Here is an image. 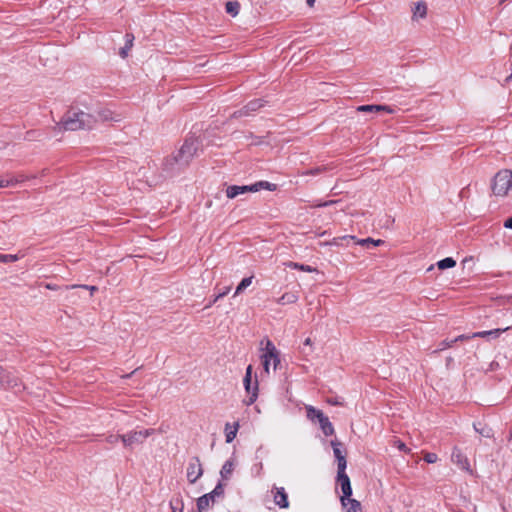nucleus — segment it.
Returning <instances> with one entry per match:
<instances>
[{
	"instance_id": "obj_1",
	"label": "nucleus",
	"mask_w": 512,
	"mask_h": 512,
	"mask_svg": "<svg viewBox=\"0 0 512 512\" xmlns=\"http://www.w3.org/2000/svg\"><path fill=\"white\" fill-rule=\"evenodd\" d=\"M96 124L97 118L90 109L84 111L79 108H71L63 116L58 126L63 130L76 131L79 129H92Z\"/></svg>"
},
{
	"instance_id": "obj_2",
	"label": "nucleus",
	"mask_w": 512,
	"mask_h": 512,
	"mask_svg": "<svg viewBox=\"0 0 512 512\" xmlns=\"http://www.w3.org/2000/svg\"><path fill=\"white\" fill-rule=\"evenodd\" d=\"M493 195L508 197L512 195V170L502 169L498 171L491 183Z\"/></svg>"
},
{
	"instance_id": "obj_3",
	"label": "nucleus",
	"mask_w": 512,
	"mask_h": 512,
	"mask_svg": "<svg viewBox=\"0 0 512 512\" xmlns=\"http://www.w3.org/2000/svg\"><path fill=\"white\" fill-rule=\"evenodd\" d=\"M261 189L274 191L276 189V185L272 184L270 182H267V181H259L252 185H244V186L232 185V186L227 187L226 195L228 198L233 199L240 194H244L247 192H257Z\"/></svg>"
},
{
	"instance_id": "obj_4",
	"label": "nucleus",
	"mask_w": 512,
	"mask_h": 512,
	"mask_svg": "<svg viewBox=\"0 0 512 512\" xmlns=\"http://www.w3.org/2000/svg\"><path fill=\"white\" fill-rule=\"evenodd\" d=\"M260 358L266 374L270 373L271 364L273 365L274 370H276L280 364V352L270 340L266 341V345L262 349Z\"/></svg>"
},
{
	"instance_id": "obj_5",
	"label": "nucleus",
	"mask_w": 512,
	"mask_h": 512,
	"mask_svg": "<svg viewBox=\"0 0 512 512\" xmlns=\"http://www.w3.org/2000/svg\"><path fill=\"white\" fill-rule=\"evenodd\" d=\"M199 149V141L197 138H188L185 140L181 148L175 153L179 157L181 165L187 166Z\"/></svg>"
},
{
	"instance_id": "obj_6",
	"label": "nucleus",
	"mask_w": 512,
	"mask_h": 512,
	"mask_svg": "<svg viewBox=\"0 0 512 512\" xmlns=\"http://www.w3.org/2000/svg\"><path fill=\"white\" fill-rule=\"evenodd\" d=\"M252 374L253 367L252 365H248L243 379L244 388L248 395V399L244 401L247 406L252 405L258 397V380L257 377L255 376L253 381Z\"/></svg>"
},
{
	"instance_id": "obj_7",
	"label": "nucleus",
	"mask_w": 512,
	"mask_h": 512,
	"mask_svg": "<svg viewBox=\"0 0 512 512\" xmlns=\"http://www.w3.org/2000/svg\"><path fill=\"white\" fill-rule=\"evenodd\" d=\"M153 433V429L130 431L126 434L121 435V441L124 447L132 449L134 445L142 444L144 440Z\"/></svg>"
},
{
	"instance_id": "obj_8",
	"label": "nucleus",
	"mask_w": 512,
	"mask_h": 512,
	"mask_svg": "<svg viewBox=\"0 0 512 512\" xmlns=\"http://www.w3.org/2000/svg\"><path fill=\"white\" fill-rule=\"evenodd\" d=\"M337 482L340 485L342 491V496L340 497L341 504L343 507H346L347 500L351 499L352 487L350 479L345 471H337Z\"/></svg>"
},
{
	"instance_id": "obj_9",
	"label": "nucleus",
	"mask_w": 512,
	"mask_h": 512,
	"mask_svg": "<svg viewBox=\"0 0 512 512\" xmlns=\"http://www.w3.org/2000/svg\"><path fill=\"white\" fill-rule=\"evenodd\" d=\"M90 111L96 116L97 123L108 121L119 122L122 120L121 114H118L107 107L98 106L95 109H90Z\"/></svg>"
},
{
	"instance_id": "obj_10",
	"label": "nucleus",
	"mask_w": 512,
	"mask_h": 512,
	"mask_svg": "<svg viewBox=\"0 0 512 512\" xmlns=\"http://www.w3.org/2000/svg\"><path fill=\"white\" fill-rule=\"evenodd\" d=\"M203 474V468L198 457L190 460L187 467V479L190 483H195Z\"/></svg>"
},
{
	"instance_id": "obj_11",
	"label": "nucleus",
	"mask_w": 512,
	"mask_h": 512,
	"mask_svg": "<svg viewBox=\"0 0 512 512\" xmlns=\"http://www.w3.org/2000/svg\"><path fill=\"white\" fill-rule=\"evenodd\" d=\"M184 167L186 166L180 164L179 157L176 154L168 156L163 162V170L169 175L178 173Z\"/></svg>"
},
{
	"instance_id": "obj_12",
	"label": "nucleus",
	"mask_w": 512,
	"mask_h": 512,
	"mask_svg": "<svg viewBox=\"0 0 512 512\" xmlns=\"http://www.w3.org/2000/svg\"><path fill=\"white\" fill-rule=\"evenodd\" d=\"M331 446L333 448L334 456L338 462V470L337 471H345L347 466V461L344 452L341 450V443L337 440L331 441Z\"/></svg>"
},
{
	"instance_id": "obj_13",
	"label": "nucleus",
	"mask_w": 512,
	"mask_h": 512,
	"mask_svg": "<svg viewBox=\"0 0 512 512\" xmlns=\"http://www.w3.org/2000/svg\"><path fill=\"white\" fill-rule=\"evenodd\" d=\"M272 493L276 505L282 509L289 507L288 495L283 487H273Z\"/></svg>"
},
{
	"instance_id": "obj_14",
	"label": "nucleus",
	"mask_w": 512,
	"mask_h": 512,
	"mask_svg": "<svg viewBox=\"0 0 512 512\" xmlns=\"http://www.w3.org/2000/svg\"><path fill=\"white\" fill-rule=\"evenodd\" d=\"M451 460L460 469L465 470L467 472H471L470 464L467 457L458 448L453 449Z\"/></svg>"
},
{
	"instance_id": "obj_15",
	"label": "nucleus",
	"mask_w": 512,
	"mask_h": 512,
	"mask_svg": "<svg viewBox=\"0 0 512 512\" xmlns=\"http://www.w3.org/2000/svg\"><path fill=\"white\" fill-rule=\"evenodd\" d=\"M427 15V4L424 1H418L412 8V20L418 21L424 19Z\"/></svg>"
},
{
	"instance_id": "obj_16",
	"label": "nucleus",
	"mask_w": 512,
	"mask_h": 512,
	"mask_svg": "<svg viewBox=\"0 0 512 512\" xmlns=\"http://www.w3.org/2000/svg\"><path fill=\"white\" fill-rule=\"evenodd\" d=\"M219 487L220 485L217 486L215 490H217ZM215 493L216 491L210 494L203 495L197 500V507L200 512L207 510L210 507L211 503L214 502Z\"/></svg>"
},
{
	"instance_id": "obj_17",
	"label": "nucleus",
	"mask_w": 512,
	"mask_h": 512,
	"mask_svg": "<svg viewBox=\"0 0 512 512\" xmlns=\"http://www.w3.org/2000/svg\"><path fill=\"white\" fill-rule=\"evenodd\" d=\"M235 466H236L235 459H229L223 464L221 471H220L222 480L227 481L231 478Z\"/></svg>"
},
{
	"instance_id": "obj_18",
	"label": "nucleus",
	"mask_w": 512,
	"mask_h": 512,
	"mask_svg": "<svg viewBox=\"0 0 512 512\" xmlns=\"http://www.w3.org/2000/svg\"><path fill=\"white\" fill-rule=\"evenodd\" d=\"M359 112H387L393 113V109L386 105H362L357 108Z\"/></svg>"
},
{
	"instance_id": "obj_19",
	"label": "nucleus",
	"mask_w": 512,
	"mask_h": 512,
	"mask_svg": "<svg viewBox=\"0 0 512 512\" xmlns=\"http://www.w3.org/2000/svg\"><path fill=\"white\" fill-rule=\"evenodd\" d=\"M261 107H263V101L260 100V99H257V100H253V101H250L242 110H240L238 113H239V116H243V115H250L251 112H255L257 111L258 109H260Z\"/></svg>"
},
{
	"instance_id": "obj_20",
	"label": "nucleus",
	"mask_w": 512,
	"mask_h": 512,
	"mask_svg": "<svg viewBox=\"0 0 512 512\" xmlns=\"http://www.w3.org/2000/svg\"><path fill=\"white\" fill-rule=\"evenodd\" d=\"M508 329H509V327H506L503 329H493V330H489V331L475 332L471 335V337L487 338V337L492 336L494 338H497L500 336L501 333L507 331Z\"/></svg>"
},
{
	"instance_id": "obj_21",
	"label": "nucleus",
	"mask_w": 512,
	"mask_h": 512,
	"mask_svg": "<svg viewBox=\"0 0 512 512\" xmlns=\"http://www.w3.org/2000/svg\"><path fill=\"white\" fill-rule=\"evenodd\" d=\"M0 382L10 388H16L18 386V380L11 378L10 374L6 373L2 367H0Z\"/></svg>"
},
{
	"instance_id": "obj_22",
	"label": "nucleus",
	"mask_w": 512,
	"mask_h": 512,
	"mask_svg": "<svg viewBox=\"0 0 512 512\" xmlns=\"http://www.w3.org/2000/svg\"><path fill=\"white\" fill-rule=\"evenodd\" d=\"M298 298L296 292H287L277 299V303L280 305L293 304L297 302Z\"/></svg>"
},
{
	"instance_id": "obj_23",
	"label": "nucleus",
	"mask_w": 512,
	"mask_h": 512,
	"mask_svg": "<svg viewBox=\"0 0 512 512\" xmlns=\"http://www.w3.org/2000/svg\"><path fill=\"white\" fill-rule=\"evenodd\" d=\"M238 427H239L238 423H235L233 426H231L229 423L226 424L225 437H226L227 443H231L235 439L237 431H238Z\"/></svg>"
},
{
	"instance_id": "obj_24",
	"label": "nucleus",
	"mask_w": 512,
	"mask_h": 512,
	"mask_svg": "<svg viewBox=\"0 0 512 512\" xmlns=\"http://www.w3.org/2000/svg\"><path fill=\"white\" fill-rule=\"evenodd\" d=\"M322 432L326 435H332L334 433V427L329 421L328 417L324 416L319 422Z\"/></svg>"
},
{
	"instance_id": "obj_25",
	"label": "nucleus",
	"mask_w": 512,
	"mask_h": 512,
	"mask_svg": "<svg viewBox=\"0 0 512 512\" xmlns=\"http://www.w3.org/2000/svg\"><path fill=\"white\" fill-rule=\"evenodd\" d=\"M307 417L311 420H317L318 422L325 416L321 410L314 408L313 406H306Z\"/></svg>"
},
{
	"instance_id": "obj_26",
	"label": "nucleus",
	"mask_w": 512,
	"mask_h": 512,
	"mask_svg": "<svg viewBox=\"0 0 512 512\" xmlns=\"http://www.w3.org/2000/svg\"><path fill=\"white\" fill-rule=\"evenodd\" d=\"M349 240H356V238L354 236L346 235V236H342V237L333 238L331 241L325 242V243H322V244L323 245L340 246V245L343 244L344 241H349Z\"/></svg>"
},
{
	"instance_id": "obj_27",
	"label": "nucleus",
	"mask_w": 512,
	"mask_h": 512,
	"mask_svg": "<svg viewBox=\"0 0 512 512\" xmlns=\"http://www.w3.org/2000/svg\"><path fill=\"white\" fill-rule=\"evenodd\" d=\"M252 280H253V276L246 277V278L242 279V281L236 287L234 296L242 293L247 287H249L252 283Z\"/></svg>"
},
{
	"instance_id": "obj_28",
	"label": "nucleus",
	"mask_w": 512,
	"mask_h": 512,
	"mask_svg": "<svg viewBox=\"0 0 512 512\" xmlns=\"http://www.w3.org/2000/svg\"><path fill=\"white\" fill-rule=\"evenodd\" d=\"M126 44L125 46L120 50L121 57L125 58L128 55V51L131 49L133 45L134 36L132 34H126Z\"/></svg>"
},
{
	"instance_id": "obj_29",
	"label": "nucleus",
	"mask_w": 512,
	"mask_h": 512,
	"mask_svg": "<svg viewBox=\"0 0 512 512\" xmlns=\"http://www.w3.org/2000/svg\"><path fill=\"white\" fill-rule=\"evenodd\" d=\"M240 5L236 1H228L226 3V12L232 16H236L239 13Z\"/></svg>"
},
{
	"instance_id": "obj_30",
	"label": "nucleus",
	"mask_w": 512,
	"mask_h": 512,
	"mask_svg": "<svg viewBox=\"0 0 512 512\" xmlns=\"http://www.w3.org/2000/svg\"><path fill=\"white\" fill-rule=\"evenodd\" d=\"M456 265V261L451 258V257H447L445 259H442L440 260L438 263H437V266L439 269L441 270H444V269H447V268H452Z\"/></svg>"
},
{
	"instance_id": "obj_31",
	"label": "nucleus",
	"mask_w": 512,
	"mask_h": 512,
	"mask_svg": "<svg viewBox=\"0 0 512 512\" xmlns=\"http://www.w3.org/2000/svg\"><path fill=\"white\" fill-rule=\"evenodd\" d=\"M347 512H361V504L356 499L347 500Z\"/></svg>"
},
{
	"instance_id": "obj_32",
	"label": "nucleus",
	"mask_w": 512,
	"mask_h": 512,
	"mask_svg": "<svg viewBox=\"0 0 512 512\" xmlns=\"http://www.w3.org/2000/svg\"><path fill=\"white\" fill-rule=\"evenodd\" d=\"M356 243L358 245L366 246V247H369L370 245L379 246L383 243V240H380V239L374 240L372 238H366V239L357 240Z\"/></svg>"
},
{
	"instance_id": "obj_33",
	"label": "nucleus",
	"mask_w": 512,
	"mask_h": 512,
	"mask_svg": "<svg viewBox=\"0 0 512 512\" xmlns=\"http://www.w3.org/2000/svg\"><path fill=\"white\" fill-rule=\"evenodd\" d=\"M289 267H292L294 269H298V270H301L303 272H315L316 271V268L312 267V266H309V265H303V264H299V263H295V262H291L289 264Z\"/></svg>"
},
{
	"instance_id": "obj_34",
	"label": "nucleus",
	"mask_w": 512,
	"mask_h": 512,
	"mask_svg": "<svg viewBox=\"0 0 512 512\" xmlns=\"http://www.w3.org/2000/svg\"><path fill=\"white\" fill-rule=\"evenodd\" d=\"M18 259V255L15 254H0L1 263L16 262Z\"/></svg>"
},
{
	"instance_id": "obj_35",
	"label": "nucleus",
	"mask_w": 512,
	"mask_h": 512,
	"mask_svg": "<svg viewBox=\"0 0 512 512\" xmlns=\"http://www.w3.org/2000/svg\"><path fill=\"white\" fill-rule=\"evenodd\" d=\"M28 179H29L28 176H25V175L21 174V175L15 176V177L6 178L5 180H13V182L10 184V186H13V185H15L17 183H22V182H24V181H26Z\"/></svg>"
},
{
	"instance_id": "obj_36",
	"label": "nucleus",
	"mask_w": 512,
	"mask_h": 512,
	"mask_svg": "<svg viewBox=\"0 0 512 512\" xmlns=\"http://www.w3.org/2000/svg\"><path fill=\"white\" fill-rule=\"evenodd\" d=\"M424 460L427 463L433 464V463H436L438 461V456L435 453L427 452V453L424 454Z\"/></svg>"
},
{
	"instance_id": "obj_37",
	"label": "nucleus",
	"mask_w": 512,
	"mask_h": 512,
	"mask_svg": "<svg viewBox=\"0 0 512 512\" xmlns=\"http://www.w3.org/2000/svg\"><path fill=\"white\" fill-rule=\"evenodd\" d=\"M73 288H83V289H87L92 293H94L96 290H97V287L96 286H89V285H71V286H67V289H73Z\"/></svg>"
},
{
	"instance_id": "obj_38",
	"label": "nucleus",
	"mask_w": 512,
	"mask_h": 512,
	"mask_svg": "<svg viewBox=\"0 0 512 512\" xmlns=\"http://www.w3.org/2000/svg\"><path fill=\"white\" fill-rule=\"evenodd\" d=\"M231 287L228 286L226 287L223 291L219 292L213 299V303H216L219 299L223 298L224 296H226L229 291H230Z\"/></svg>"
},
{
	"instance_id": "obj_39",
	"label": "nucleus",
	"mask_w": 512,
	"mask_h": 512,
	"mask_svg": "<svg viewBox=\"0 0 512 512\" xmlns=\"http://www.w3.org/2000/svg\"><path fill=\"white\" fill-rule=\"evenodd\" d=\"M106 440L110 444H115L118 442V440H121V435H110Z\"/></svg>"
},
{
	"instance_id": "obj_40",
	"label": "nucleus",
	"mask_w": 512,
	"mask_h": 512,
	"mask_svg": "<svg viewBox=\"0 0 512 512\" xmlns=\"http://www.w3.org/2000/svg\"><path fill=\"white\" fill-rule=\"evenodd\" d=\"M395 445H396V447L399 450H402V451H405V452L408 451V449L406 448V445L403 442L399 441V440L395 441Z\"/></svg>"
},
{
	"instance_id": "obj_41",
	"label": "nucleus",
	"mask_w": 512,
	"mask_h": 512,
	"mask_svg": "<svg viewBox=\"0 0 512 512\" xmlns=\"http://www.w3.org/2000/svg\"><path fill=\"white\" fill-rule=\"evenodd\" d=\"M13 180L0 179V188L9 187Z\"/></svg>"
},
{
	"instance_id": "obj_42",
	"label": "nucleus",
	"mask_w": 512,
	"mask_h": 512,
	"mask_svg": "<svg viewBox=\"0 0 512 512\" xmlns=\"http://www.w3.org/2000/svg\"><path fill=\"white\" fill-rule=\"evenodd\" d=\"M504 227L507 229H512V216L504 222Z\"/></svg>"
},
{
	"instance_id": "obj_43",
	"label": "nucleus",
	"mask_w": 512,
	"mask_h": 512,
	"mask_svg": "<svg viewBox=\"0 0 512 512\" xmlns=\"http://www.w3.org/2000/svg\"><path fill=\"white\" fill-rule=\"evenodd\" d=\"M304 346H308L309 348H312V340L310 338H306L305 341H304ZM312 351V349H310V352Z\"/></svg>"
},
{
	"instance_id": "obj_44",
	"label": "nucleus",
	"mask_w": 512,
	"mask_h": 512,
	"mask_svg": "<svg viewBox=\"0 0 512 512\" xmlns=\"http://www.w3.org/2000/svg\"><path fill=\"white\" fill-rule=\"evenodd\" d=\"M472 338L471 335L470 336H467V335H461L459 337H457L454 341H458V340H468Z\"/></svg>"
},
{
	"instance_id": "obj_45",
	"label": "nucleus",
	"mask_w": 512,
	"mask_h": 512,
	"mask_svg": "<svg viewBox=\"0 0 512 512\" xmlns=\"http://www.w3.org/2000/svg\"><path fill=\"white\" fill-rule=\"evenodd\" d=\"M335 201H327V202H324L322 204H319V206H328V205H331V204H334Z\"/></svg>"
},
{
	"instance_id": "obj_46",
	"label": "nucleus",
	"mask_w": 512,
	"mask_h": 512,
	"mask_svg": "<svg viewBox=\"0 0 512 512\" xmlns=\"http://www.w3.org/2000/svg\"><path fill=\"white\" fill-rule=\"evenodd\" d=\"M331 405H340V402L338 400H329L328 401Z\"/></svg>"
},
{
	"instance_id": "obj_47",
	"label": "nucleus",
	"mask_w": 512,
	"mask_h": 512,
	"mask_svg": "<svg viewBox=\"0 0 512 512\" xmlns=\"http://www.w3.org/2000/svg\"><path fill=\"white\" fill-rule=\"evenodd\" d=\"M314 3H315V0H307V4H308L309 6H313V5H314Z\"/></svg>"
},
{
	"instance_id": "obj_48",
	"label": "nucleus",
	"mask_w": 512,
	"mask_h": 512,
	"mask_svg": "<svg viewBox=\"0 0 512 512\" xmlns=\"http://www.w3.org/2000/svg\"><path fill=\"white\" fill-rule=\"evenodd\" d=\"M301 351H302V353H303V354H305V355H307V354H308V352L306 351L305 347H304V348H302V350H301Z\"/></svg>"
},
{
	"instance_id": "obj_49",
	"label": "nucleus",
	"mask_w": 512,
	"mask_h": 512,
	"mask_svg": "<svg viewBox=\"0 0 512 512\" xmlns=\"http://www.w3.org/2000/svg\"><path fill=\"white\" fill-rule=\"evenodd\" d=\"M46 287H47L48 289H55V287H54V286H52V285H50V284H48Z\"/></svg>"
},
{
	"instance_id": "obj_50",
	"label": "nucleus",
	"mask_w": 512,
	"mask_h": 512,
	"mask_svg": "<svg viewBox=\"0 0 512 512\" xmlns=\"http://www.w3.org/2000/svg\"><path fill=\"white\" fill-rule=\"evenodd\" d=\"M172 512H178V510L176 509V507L172 506ZM181 512V511H179Z\"/></svg>"
},
{
	"instance_id": "obj_51",
	"label": "nucleus",
	"mask_w": 512,
	"mask_h": 512,
	"mask_svg": "<svg viewBox=\"0 0 512 512\" xmlns=\"http://www.w3.org/2000/svg\"><path fill=\"white\" fill-rule=\"evenodd\" d=\"M213 305V301L208 304V307H211Z\"/></svg>"
},
{
	"instance_id": "obj_52",
	"label": "nucleus",
	"mask_w": 512,
	"mask_h": 512,
	"mask_svg": "<svg viewBox=\"0 0 512 512\" xmlns=\"http://www.w3.org/2000/svg\"><path fill=\"white\" fill-rule=\"evenodd\" d=\"M213 305V301L208 304V307H211Z\"/></svg>"
},
{
	"instance_id": "obj_53",
	"label": "nucleus",
	"mask_w": 512,
	"mask_h": 512,
	"mask_svg": "<svg viewBox=\"0 0 512 512\" xmlns=\"http://www.w3.org/2000/svg\"><path fill=\"white\" fill-rule=\"evenodd\" d=\"M213 305V301L208 304V307H211Z\"/></svg>"
}]
</instances>
